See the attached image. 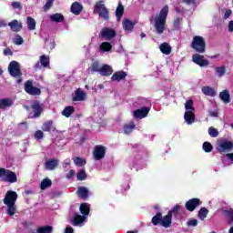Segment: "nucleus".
Listing matches in <instances>:
<instances>
[{"label":"nucleus","instance_id":"1","mask_svg":"<svg viewBox=\"0 0 233 233\" xmlns=\"http://www.w3.org/2000/svg\"><path fill=\"white\" fill-rule=\"evenodd\" d=\"M168 5H165L158 14L152 17L151 23H154L157 34H163L167 30V17H168Z\"/></svg>","mask_w":233,"mask_h":233},{"label":"nucleus","instance_id":"2","mask_svg":"<svg viewBox=\"0 0 233 233\" xmlns=\"http://www.w3.org/2000/svg\"><path fill=\"white\" fill-rule=\"evenodd\" d=\"M15 201H17V192L8 190L4 198V204L7 207L6 212L8 216L12 217L17 212Z\"/></svg>","mask_w":233,"mask_h":233},{"label":"nucleus","instance_id":"3","mask_svg":"<svg viewBox=\"0 0 233 233\" xmlns=\"http://www.w3.org/2000/svg\"><path fill=\"white\" fill-rule=\"evenodd\" d=\"M79 210L83 216L76 213L74 217L71 218V223L74 227H84L85 221H86V216L90 214V206L88 204L84 203L80 205Z\"/></svg>","mask_w":233,"mask_h":233},{"label":"nucleus","instance_id":"4","mask_svg":"<svg viewBox=\"0 0 233 233\" xmlns=\"http://www.w3.org/2000/svg\"><path fill=\"white\" fill-rule=\"evenodd\" d=\"M184 119L187 125H192L196 122V107H194V100L189 99L185 103Z\"/></svg>","mask_w":233,"mask_h":233},{"label":"nucleus","instance_id":"5","mask_svg":"<svg viewBox=\"0 0 233 233\" xmlns=\"http://www.w3.org/2000/svg\"><path fill=\"white\" fill-rule=\"evenodd\" d=\"M191 48L198 54H205L207 50V42L203 36L196 35L191 42Z\"/></svg>","mask_w":233,"mask_h":233},{"label":"nucleus","instance_id":"6","mask_svg":"<svg viewBox=\"0 0 233 233\" xmlns=\"http://www.w3.org/2000/svg\"><path fill=\"white\" fill-rule=\"evenodd\" d=\"M0 179L5 183H17V175L10 169L0 167Z\"/></svg>","mask_w":233,"mask_h":233},{"label":"nucleus","instance_id":"7","mask_svg":"<svg viewBox=\"0 0 233 233\" xmlns=\"http://www.w3.org/2000/svg\"><path fill=\"white\" fill-rule=\"evenodd\" d=\"M217 150L219 154H227V152H231L233 150V141L228 139H220L217 145Z\"/></svg>","mask_w":233,"mask_h":233},{"label":"nucleus","instance_id":"8","mask_svg":"<svg viewBox=\"0 0 233 233\" xmlns=\"http://www.w3.org/2000/svg\"><path fill=\"white\" fill-rule=\"evenodd\" d=\"M95 11L97 12L99 17L108 21V9L105 6V1L97 2L95 5Z\"/></svg>","mask_w":233,"mask_h":233},{"label":"nucleus","instance_id":"9","mask_svg":"<svg viewBox=\"0 0 233 233\" xmlns=\"http://www.w3.org/2000/svg\"><path fill=\"white\" fill-rule=\"evenodd\" d=\"M106 154V147L105 146H96L93 151V157L95 161H101V159L105 158V155Z\"/></svg>","mask_w":233,"mask_h":233},{"label":"nucleus","instance_id":"10","mask_svg":"<svg viewBox=\"0 0 233 233\" xmlns=\"http://www.w3.org/2000/svg\"><path fill=\"white\" fill-rule=\"evenodd\" d=\"M8 72L12 77H21V67L19 66V63L17 61L10 62L8 66Z\"/></svg>","mask_w":233,"mask_h":233},{"label":"nucleus","instance_id":"11","mask_svg":"<svg viewBox=\"0 0 233 233\" xmlns=\"http://www.w3.org/2000/svg\"><path fill=\"white\" fill-rule=\"evenodd\" d=\"M25 90L26 94H29V96H40L41 95V89L34 86V81H32V80H27L25 83Z\"/></svg>","mask_w":233,"mask_h":233},{"label":"nucleus","instance_id":"12","mask_svg":"<svg viewBox=\"0 0 233 233\" xmlns=\"http://www.w3.org/2000/svg\"><path fill=\"white\" fill-rule=\"evenodd\" d=\"M192 61L196 65H198V66H208L209 65L208 60L205 59V56L198 53L193 55Z\"/></svg>","mask_w":233,"mask_h":233},{"label":"nucleus","instance_id":"13","mask_svg":"<svg viewBox=\"0 0 233 233\" xmlns=\"http://www.w3.org/2000/svg\"><path fill=\"white\" fill-rule=\"evenodd\" d=\"M100 36L103 37V39H106V41H110V39L116 37V31L114 29L105 27L101 30Z\"/></svg>","mask_w":233,"mask_h":233},{"label":"nucleus","instance_id":"14","mask_svg":"<svg viewBox=\"0 0 233 233\" xmlns=\"http://www.w3.org/2000/svg\"><path fill=\"white\" fill-rule=\"evenodd\" d=\"M39 61L40 62H37L35 65V70H39V68H41V66H43L44 68L50 66V57L49 56H46V55L41 56L39 58Z\"/></svg>","mask_w":233,"mask_h":233},{"label":"nucleus","instance_id":"15","mask_svg":"<svg viewBox=\"0 0 233 233\" xmlns=\"http://www.w3.org/2000/svg\"><path fill=\"white\" fill-rule=\"evenodd\" d=\"M148 112H150V109L148 107H142L140 109H137L133 112V116L135 119H143L148 116Z\"/></svg>","mask_w":233,"mask_h":233},{"label":"nucleus","instance_id":"16","mask_svg":"<svg viewBox=\"0 0 233 233\" xmlns=\"http://www.w3.org/2000/svg\"><path fill=\"white\" fill-rule=\"evenodd\" d=\"M199 205H201V200H199V198H192L186 203V208L187 210H189V212H194Z\"/></svg>","mask_w":233,"mask_h":233},{"label":"nucleus","instance_id":"17","mask_svg":"<svg viewBox=\"0 0 233 233\" xmlns=\"http://www.w3.org/2000/svg\"><path fill=\"white\" fill-rule=\"evenodd\" d=\"M172 225V211H169L167 215L162 218L160 222V226L164 227V228H168Z\"/></svg>","mask_w":233,"mask_h":233},{"label":"nucleus","instance_id":"18","mask_svg":"<svg viewBox=\"0 0 233 233\" xmlns=\"http://www.w3.org/2000/svg\"><path fill=\"white\" fill-rule=\"evenodd\" d=\"M86 93L83 89L78 88L75 91V96H73V101H86Z\"/></svg>","mask_w":233,"mask_h":233},{"label":"nucleus","instance_id":"19","mask_svg":"<svg viewBox=\"0 0 233 233\" xmlns=\"http://www.w3.org/2000/svg\"><path fill=\"white\" fill-rule=\"evenodd\" d=\"M57 165H59V160L57 159L47 160L45 163L46 170H56Z\"/></svg>","mask_w":233,"mask_h":233},{"label":"nucleus","instance_id":"20","mask_svg":"<svg viewBox=\"0 0 233 233\" xmlns=\"http://www.w3.org/2000/svg\"><path fill=\"white\" fill-rule=\"evenodd\" d=\"M122 25L126 32H132L134 30V26L136 25V23H134L129 19H124Z\"/></svg>","mask_w":233,"mask_h":233},{"label":"nucleus","instance_id":"21","mask_svg":"<svg viewBox=\"0 0 233 233\" xmlns=\"http://www.w3.org/2000/svg\"><path fill=\"white\" fill-rule=\"evenodd\" d=\"M159 50L162 54H165V56H170V54H172V46L167 42H164L159 46Z\"/></svg>","mask_w":233,"mask_h":233},{"label":"nucleus","instance_id":"22","mask_svg":"<svg viewBox=\"0 0 233 233\" xmlns=\"http://www.w3.org/2000/svg\"><path fill=\"white\" fill-rule=\"evenodd\" d=\"M71 12L72 14H75V15H79V14L83 12V5L78 2L73 3L71 5Z\"/></svg>","mask_w":233,"mask_h":233},{"label":"nucleus","instance_id":"23","mask_svg":"<svg viewBox=\"0 0 233 233\" xmlns=\"http://www.w3.org/2000/svg\"><path fill=\"white\" fill-rule=\"evenodd\" d=\"M127 77V74L124 71L115 72L111 77L112 81H123Z\"/></svg>","mask_w":233,"mask_h":233},{"label":"nucleus","instance_id":"24","mask_svg":"<svg viewBox=\"0 0 233 233\" xmlns=\"http://www.w3.org/2000/svg\"><path fill=\"white\" fill-rule=\"evenodd\" d=\"M34 116L33 117H39L41 116V112H43V107H41V105L38 104V102H35L32 105Z\"/></svg>","mask_w":233,"mask_h":233},{"label":"nucleus","instance_id":"25","mask_svg":"<svg viewBox=\"0 0 233 233\" xmlns=\"http://www.w3.org/2000/svg\"><path fill=\"white\" fill-rule=\"evenodd\" d=\"M113 72L114 70L112 69V66L108 65H104L100 69V74L101 76H112Z\"/></svg>","mask_w":233,"mask_h":233},{"label":"nucleus","instance_id":"26","mask_svg":"<svg viewBox=\"0 0 233 233\" xmlns=\"http://www.w3.org/2000/svg\"><path fill=\"white\" fill-rule=\"evenodd\" d=\"M8 26H10L11 30L13 32H20L21 28H23V25L19 24V21L17 20H13L8 24Z\"/></svg>","mask_w":233,"mask_h":233},{"label":"nucleus","instance_id":"27","mask_svg":"<svg viewBox=\"0 0 233 233\" xmlns=\"http://www.w3.org/2000/svg\"><path fill=\"white\" fill-rule=\"evenodd\" d=\"M202 93L204 96H209L210 97H214V96H216V91H214V88L210 86H203Z\"/></svg>","mask_w":233,"mask_h":233},{"label":"nucleus","instance_id":"28","mask_svg":"<svg viewBox=\"0 0 233 233\" xmlns=\"http://www.w3.org/2000/svg\"><path fill=\"white\" fill-rule=\"evenodd\" d=\"M12 105H14V102L10 98L0 99V109L7 108Z\"/></svg>","mask_w":233,"mask_h":233},{"label":"nucleus","instance_id":"29","mask_svg":"<svg viewBox=\"0 0 233 233\" xmlns=\"http://www.w3.org/2000/svg\"><path fill=\"white\" fill-rule=\"evenodd\" d=\"M219 97L223 101V103H230V94H228V90H224L220 92Z\"/></svg>","mask_w":233,"mask_h":233},{"label":"nucleus","instance_id":"30","mask_svg":"<svg viewBox=\"0 0 233 233\" xmlns=\"http://www.w3.org/2000/svg\"><path fill=\"white\" fill-rule=\"evenodd\" d=\"M54 128V121L47 120L42 126V130L44 132H50Z\"/></svg>","mask_w":233,"mask_h":233},{"label":"nucleus","instance_id":"31","mask_svg":"<svg viewBox=\"0 0 233 233\" xmlns=\"http://www.w3.org/2000/svg\"><path fill=\"white\" fill-rule=\"evenodd\" d=\"M50 20L54 23H63V21H65V16L59 13H56L50 16Z\"/></svg>","mask_w":233,"mask_h":233},{"label":"nucleus","instance_id":"32","mask_svg":"<svg viewBox=\"0 0 233 233\" xmlns=\"http://www.w3.org/2000/svg\"><path fill=\"white\" fill-rule=\"evenodd\" d=\"M125 12V7L123 5L119 4L116 10V21H121V17H123V14Z\"/></svg>","mask_w":233,"mask_h":233},{"label":"nucleus","instance_id":"33","mask_svg":"<svg viewBox=\"0 0 233 233\" xmlns=\"http://www.w3.org/2000/svg\"><path fill=\"white\" fill-rule=\"evenodd\" d=\"M78 196L79 198H82V199H86V198H88V188L80 187L78 188Z\"/></svg>","mask_w":233,"mask_h":233},{"label":"nucleus","instance_id":"34","mask_svg":"<svg viewBox=\"0 0 233 233\" xmlns=\"http://www.w3.org/2000/svg\"><path fill=\"white\" fill-rule=\"evenodd\" d=\"M162 219L163 216L161 213H157V215L152 218V223L155 227H157V225H161Z\"/></svg>","mask_w":233,"mask_h":233},{"label":"nucleus","instance_id":"35","mask_svg":"<svg viewBox=\"0 0 233 233\" xmlns=\"http://www.w3.org/2000/svg\"><path fill=\"white\" fill-rule=\"evenodd\" d=\"M74 106H66L63 111H62V116H65V117H70L72 114L75 112Z\"/></svg>","mask_w":233,"mask_h":233},{"label":"nucleus","instance_id":"36","mask_svg":"<svg viewBox=\"0 0 233 233\" xmlns=\"http://www.w3.org/2000/svg\"><path fill=\"white\" fill-rule=\"evenodd\" d=\"M110 50H112V44H110L108 42H103L100 45V51L101 52H110Z\"/></svg>","mask_w":233,"mask_h":233},{"label":"nucleus","instance_id":"37","mask_svg":"<svg viewBox=\"0 0 233 233\" xmlns=\"http://www.w3.org/2000/svg\"><path fill=\"white\" fill-rule=\"evenodd\" d=\"M136 128V124L134 122H130L124 126V134H130L132 130Z\"/></svg>","mask_w":233,"mask_h":233},{"label":"nucleus","instance_id":"38","mask_svg":"<svg viewBox=\"0 0 233 233\" xmlns=\"http://www.w3.org/2000/svg\"><path fill=\"white\" fill-rule=\"evenodd\" d=\"M101 68L102 66L99 65V62L96 61L92 63L89 70H91V72H99V74H101Z\"/></svg>","mask_w":233,"mask_h":233},{"label":"nucleus","instance_id":"39","mask_svg":"<svg viewBox=\"0 0 233 233\" xmlns=\"http://www.w3.org/2000/svg\"><path fill=\"white\" fill-rule=\"evenodd\" d=\"M52 230H54L52 226H44V227L38 228L36 232L37 233H52Z\"/></svg>","mask_w":233,"mask_h":233},{"label":"nucleus","instance_id":"40","mask_svg":"<svg viewBox=\"0 0 233 233\" xmlns=\"http://www.w3.org/2000/svg\"><path fill=\"white\" fill-rule=\"evenodd\" d=\"M215 72L218 77H223L225 76V72H227V69L225 66H217L215 67Z\"/></svg>","mask_w":233,"mask_h":233},{"label":"nucleus","instance_id":"41","mask_svg":"<svg viewBox=\"0 0 233 233\" xmlns=\"http://www.w3.org/2000/svg\"><path fill=\"white\" fill-rule=\"evenodd\" d=\"M48 187H52V180L48 178H45L44 180H42L40 184L41 190H46V188H48Z\"/></svg>","mask_w":233,"mask_h":233},{"label":"nucleus","instance_id":"42","mask_svg":"<svg viewBox=\"0 0 233 233\" xmlns=\"http://www.w3.org/2000/svg\"><path fill=\"white\" fill-rule=\"evenodd\" d=\"M207 216H208V209L207 208H201L200 210L198 211V218L203 221Z\"/></svg>","mask_w":233,"mask_h":233},{"label":"nucleus","instance_id":"43","mask_svg":"<svg viewBox=\"0 0 233 233\" xmlns=\"http://www.w3.org/2000/svg\"><path fill=\"white\" fill-rule=\"evenodd\" d=\"M73 161L76 167H85V165H86V160L82 157H75Z\"/></svg>","mask_w":233,"mask_h":233},{"label":"nucleus","instance_id":"44","mask_svg":"<svg viewBox=\"0 0 233 233\" xmlns=\"http://www.w3.org/2000/svg\"><path fill=\"white\" fill-rule=\"evenodd\" d=\"M27 28L28 30H35V20L31 16L27 17Z\"/></svg>","mask_w":233,"mask_h":233},{"label":"nucleus","instance_id":"45","mask_svg":"<svg viewBox=\"0 0 233 233\" xmlns=\"http://www.w3.org/2000/svg\"><path fill=\"white\" fill-rule=\"evenodd\" d=\"M76 179H78V181H85V179H86V172L85 169H80L76 174Z\"/></svg>","mask_w":233,"mask_h":233},{"label":"nucleus","instance_id":"46","mask_svg":"<svg viewBox=\"0 0 233 233\" xmlns=\"http://www.w3.org/2000/svg\"><path fill=\"white\" fill-rule=\"evenodd\" d=\"M202 148L204 152L209 153L212 152L214 147H212V144H210V142H204Z\"/></svg>","mask_w":233,"mask_h":233},{"label":"nucleus","instance_id":"47","mask_svg":"<svg viewBox=\"0 0 233 233\" xmlns=\"http://www.w3.org/2000/svg\"><path fill=\"white\" fill-rule=\"evenodd\" d=\"M208 135L210 136V137H218V136H219V131H218V129H216L213 127H210L208 128Z\"/></svg>","mask_w":233,"mask_h":233},{"label":"nucleus","instance_id":"48","mask_svg":"<svg viewBox=\"0 0 233 233\" xmlns=\"http://www.w3.org/2000/svg\"><path fill=\"white\" fill-rule=\"evenodd\" d=\"M227 165H233V153H228L224 156Z\"/></svg>","mask_w":233,"mask_h":233},{"label":"nucleus","instance_id":"49","mask_svg":"<svg viewBox=\"0 0 233 233\" xmlns=\"http://www.w3.org/2000/svg\"><path fill=\"white\" fill-rule=\"evenodd\" d=\"M13 43L15 45H23V43H25V40L23 39V37H21V35H17L15 39L13 40Z\"/></svg>","mask_w":233,"mask_h":233},{"label":"nucleus","instance_id":"50","mask_svg":"<svg viewBox=\"0 0 233 233\" xmlns=\"http://www.w3.org/2000/svg\"><path fill=\"white\" fill-rule=\"evenodd\" d=\"M230 15H232V10L230 9H226L223 15V19L225 21H227V19H228L230 17Z\"/></svg>","mask_w":233,"mask_h":233},{"label":"nucleus","instance_id":"51","mask_svg":"<svg viewBox=\"0 0 233 233\" xmlns=\"http://www.w3.org/2000/svg\"><path fill=\"white\" fill-rule=\"evenodd\" d=\"M54 5V0H47V2L46 3V5H44V10H50V8H52V5Z\"/></svg>","mask_w":233,"mask_h":233},{"label":"nucleus","instance_id":"52","mask_svg":"<svg viewBox=\"0 0 233 233\" xmlns=\"http://www.w3.org/2000/svg\"><path fill=\"white\" fill-rule=\"evenodd\" d=\"M187 227H198V219L192 218L187 221Z\"/></svg>","mask_w":233,"mask_h":233},{"label":"nucleus","instance_id":"53","mask_svg":"<svg viewBox=\"0 0 233 233\" xmlns=\"http://www.w3.org/2000/svg\"><path fill=\"white\" fill-rule=\"evenodd\" d=\"M76 177V170L71 169L68 174L66 175L67 179H72Z\"/></svg>","mask_w":233,"mask_h":233},{"label":"nucleus","instance_id":"54","mask_svg":"<svg viewBox=\"0 0 233 233\" xmlns=\"http://www.w3.org/2000/svg\"><path fill=\"white\" fill-rule=\"evenodd\" d=\"M43 136L44 134H43V131L41 130H38L35 133V139H43Z\"/></svg>","mask_w":233,"mask_h":233},{"label":"nucleus","instance_id":"55","mask_svg":"<svg viewBox=\"0 0 233 233\" xmlns=\"http://www.w3.org/2000/svg\"><path fill=\"white\" fill-rule=\"evenodd\" d=\"M4 56H14V52L10 47L4 49Z\"/></svg>","mask_w":233,"mask_h":233},{"label":"nucleus","instance_id":"56","mask_svg":"<svg viewBox=\"0 0 233 233\" xmlns=\"http://www.w3.org/2000/svg\"><path fill=\"white\" fill-rule=\"evenodd\" d=\"M11 6H12L13 8H16V9H18V10H21V3H19V2H13V3L11 4Z\"/></svg>","mask_w":233,"mask_h":233},{"label":"nucleus","instance_id":"57","mask_svg":"<svg viewBox=\"0 0 233 233\" xmlns=\"http://www.w3.org/2000/svg\"><path fill=\"white\" fill-rule=\"evenodd\" d=\"M224 214H227L228 217L231 219L233 217V209L230 208V209L224 210Z\"/></svg>","mask_w":233,"mask_h":233},{"label":"nucleus","instance_id":"58","mask_svg":"<svg viewBox=\"0 0 233 233\" xmlns=\"http://www.w3.org/2000/svg\"><path fill=\"white\" fill-rule=\"evenodd\" d=\"M183 3H186V5H196V0H183Z\"/></svg>","mask_w":233,"mask_h":233},{"label":"nucleus","instance_id":"59","mask_svg":"<svg viewBox=\"0 0 233 233\" xmlns=\"http://www.w3.org/2000/svg\"><path fill=\"white\" fill-rule=\"evenodd\" d=\"M70 163H71L70 158L66 159V160L64 161V163H63L64 168H66V167H68V165H70Z\"/></svg>","mask_w":233,"mask_h":233},{"label":"nucleus","instance_id":"60","mask_svg":"<svg viewBox=\"0 0 233 233\" xmlns=\"http://www.w3.org/2000/svg\"><path fill=\"white\" fill-rule=\"evenodd\" d=\"M228 28V32H233V20L229 21Z\"/></svg>","mask_w":233,"mask_h":233},{"label":"nucleus","instance_id":"61","mask_svg":"<svg viewBox=\"0 0 233 233\" xmlns=\"http://www.w3.org/2000/svg\"><path fill=\"white\" fill-rule=\"evenodd\" d=\"M65 233H74V228L72 227L66 228Z\"/></svg>","mask_w":233,"mask_h":233},{"label":"nucleus","instance_id":"62","mask_svg":"<svg viewBox=\"0 0 233 233\" xmlns=\"http://www.w3.org/2000/svg\"><path fill=\"white\" fill-rule=\"evenodd\" d=\"M209 116L211 117H218V111H209Z\"/></svg>","mask_w":233,"mask_h":233},{"label":"nucleus","instance_id":"63","mask_svg":"<svg viewBox=\"0 0 233 233\" xmlns=\"http://www.w3.org/2000/svg\"><path fill=\"white\" fill-rule=\"evenodd\" d=\"M179 210V205H176L173 209L171 210V213L172 212H177Z\"/></svg>","mask_w":233,"mask_h":233},{"label":"nucleus","instance_id":"64","mask_svg":"<svg viewBox=\"0 0 233 233\" xmlns=\"http://www.w3.org/2000/svg\"><path fill=\"white\" fill-rule=\"evenodd\" d=\"M229 233H233V227H231L228 230Z\"/></svg>","mask_w":233,"mask_h":233}]
</instances>
